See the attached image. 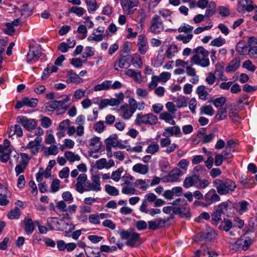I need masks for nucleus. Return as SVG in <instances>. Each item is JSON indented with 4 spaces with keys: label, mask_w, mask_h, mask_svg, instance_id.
<instances>
[{
    "label": "nucleus",
    "mask_w": 257,
    "mask_h": 257,
    "mask_svg": "<svg viewBox=\"0 0 257 257\" xmlns=\"http://www.w3.org/2000/svg\"><path fill=\"white\" fill-rule=\"evenodd\" d=\"M150 32L154 34H159L164 30L163 21L159 16L155 15L152 19L149 28Z\"/></svg>",
    "instance_id": "obj_6"
},
{
    "label": "nucleus",
    "mask_w": 257,
    "mask_h": 257,
    "mask_svg": "<svg viewBox=\"0 0 257 257\" xmlns=\"http://www.w3.org/2000/svg\"><path fill=\"white\" fill-rule=\"evenodd\" d=\"M252 242L253 240L251 238L246 237L244 240L242 239L236 240L235 245L240 246L243 250H246Z\"/></svg>",
    "instance_id": "obj_20"
},
{
    "label": "nucleus",
    "mask_w": 257,
    "mask_h": 257,
    "mask_svg": "<svg viewBox=\"0 0 257 257\" xmlns=\"http://www.w3.org/2000/svg\"><path fill=\"white\" fill-rule=\"evenodd\" d=\"M200 114H205L209 116L213 115L214 111L212 107L210 105H203L200 109Z\"/></svg>",
    "instance_id": "obj_39"
},
{
    "label": "nucleus",
    "mask_w": 257,
    "mask_h": 257,
    "mask_svg": "<svg viewBox=\"0 0 257 257\" xmlns=\"http://www.w3.org/2000/svg\"><path fill=\"white\" fill-rule=\"evenodd\" d=\"M65 96V98L63 100H57L56 109L58 114L64 113L68 108V105L66 104V102L70 100V98L68 96Z\"/></svg>",
    "instance_id": "obj_17"
},
{
    "label": "nucleus",
    "mask_w": 257,
    "mask_h": 257,
    "mask_svg": "<svg viewBox=\"0 0 257 257\" xmlns=\"http://www.w3.org/2000/svg\"><path fill=\"white\" fill-rule=\"evenodd\" d=\"M207 7L205 12V17H209L212 16L215 11L216 4L214 2H210L208 4Z\"/></svg>",
    "instance_id": "obj_35"
},
{
    "label": "nucleus",
    "mask_w": 257,
    "mask_h": 257,
    "mask_svg": "<svg viewBox=\"0 0 257 257\" xmlns=\"http://www.w3.org/2000/svg\"><path fill=\"white\" fill-rule=\"evenodd\" d=\"M123 171V168H119L111 173V178L115 182H118L121 178V174Z\"/></svg>",
    "instance_id": "obj_47"
},
{
    "label": "nucleus",
    "mask_w": 257,
    "mask_h": 257,
    "mask_svg": "<svg viewBox=\"0 0 257 257\" xmlns=\"http://www.w3.org/2000/svg\"><path fill=\"white\" fill-rule=\"evenodd\" d=\"M69 78L66 80L67 83H75L77 84L82 82L83 80L78 75L74 72L73 70H70L68 71Z\"/></svg>",
    "instance_id": "obj_23"
},
{
    "label": "nucleus",
    "mask_w": 257,
    "mask_h": 257,
    "mask_svg": "<svg viewBox=\"0 0 257 257\" xmlns=\"http://www.w3.org/2000/svg\"><path fill=\"white\" fill-rule=\"evenodd\" d=\"M159 82L160 81L158 77L153 75L152 77L151 82L149 84V88L151 89L156 88Z\"/></svg>",
    "instance_id": "obj_61"
},
{
    "label": "nucleus",
    "mask_w": 257,
    "mask_h": 257,
    "mask_svg": "<svg viewBox=\"0 0 257 257\" xmlns=\"http://www.w3.org/2000/svg\"><path fill=\"white\" fill-rule=\"evenodd\" d=\"M247 47L244 41H240L236 45V50L240 55H245L248 51Z\"/></svg>",
    "instance_id": "obj_29"
},
{
    "label": "nucleus",
    "mask_w": 257,
    "mask_h": 257,
    "mask_svg": "<svg viewBox=\"0 0 257 257\" xmlns=\"http://www.w3.org/2000/svg\"><path fill=\"white\" fill-rule=\"evenodd\" d=\"M204 199L208 204H210L214 202L218 201L220 197L214 189H211L205 195Z\"/></svg>",
    "instance_id": "obj_12"
},
{
    "label": "nucleus",
    "mask_w": 257,
    "mask_h": 257,
    "mask_svg": "<svg viewBox=\"0 0 257 257\" xmlns=\"http://www.w3.org/2000/svg\"><path fill=\"white\" fill-rule=\"evenodd\" d=\"M93 185L95 187L97 191L101 190L100 186V177L98 175H94L91 177Z\"/></svg>",
    "instance_id": "obj_45"
},
{
    "label": "nucleus",
    "mask_w": 257,
    "mask_h": 257,
    "mask_svg": "<svg viewBox=\"0 0 257 257\" xmlns=\"http://www.w3.org/2000/svg\"><path fill=\"white\" fill-rule=\"evenodd\" d=\"M21 214V211L18 207L12 209L8 213V217L10 219H18Z\"/></svg>",
    "instance_id": "obj_36"
},
{
    "label": "nucleus",
    "mask_w": 257,
    "mask_h": 257,
    "mask_svg": "<svg viewBox=\"0 0 257 257\" xmlns=\"http://www.w3.org/2000/svg\"><path fill=\"white\" fill-rule=\"evenodd\" d=\"M60 181L58 179H54L51 184V189L52 192H57L60 188Z\"/></svg>",
    "instance_id": "obj_58"
},
{
    "label": "nucleus",
    "mask_w": 257,
    "mask_h": 257,
    "mask_svg": "<svg viewBox=\"0 0 257 257\" xmlns=\"http://www.w3.org/2000/svg\"><path fill=\"white\" fill-rule=\"evenodd\" d=\"M121 179L123 181L122 186H130L132 185V181L134 180V178L131 175L123 176Z\"/></svg>",
    "instance_id": "obj_55"
},
{
    "label": "nucleus",
    "mask_w": 257,
    "mask_h": 257,
    "mask_svg": "<svg viewBox=\"0 0 257 257\" xmlns=\"http://www.w3.org/2000/svg\"><path fill=\"white\" fill-rule=\"evenodd\" d=\"M101 145L100 138L97 137H94L90 139L89 147H92L91 149L93 150V152L97 153L100 150Z\"/></svg>",
    "instance_id": "obj_19"
},
{
    "label": "nucleus",
    "mask_w": 257,
    "mask_h": 257,
    "mask_svg": "<svg viewBox=\"0 0 257 257\" xmlns=\"http://www.w3.org/2000/svg\"><path fill=\"white\" fill-rule=\"evenodd\" d=\"M171 141L169 137H166L165 138H162L160 140V145L162 148H166V150L165 152L167 153L170 154L173 152L178 146L175 143L171 144Z\"/></svg>",
    "instance_id": "obj_10"
},
{
    "label": "nucleus",
    "mask_w": 257,
    "mask_h": 257,
    "mask_svg": "<svg viewBox=\"0 0 257 257\" xmlns=\"http://www.w3.org/2000/svg\"><path fill=\"white\" fill-rule=\"evenodd\" d=\"M169 219L158 218L155 220H151L148 222V228L150 230H156L160 228L164 227Z\"/></svg>",
    "instance_id": "obj_11"
},
{
    "label": "nucleus",
    "mask_w": 257,
    "mask_h": 257,
    "mask_svg": "<svg viewBox=\"0 0 257 257\" xmlns=\"http://www.w3.org/2000/svg\"><path fill=\"white\" fill-rule=\"evenodd\" d=\"M159 81L166 82L171 77V74L168 72H163L161 73L159 76H158Z\"/></svg>",
    "instance_id": "obj_64"
},
{
    "label": "nucleus",
    "mask_w": 257,
    "mask_h": 257,
    "mask_svg": "<svg viewBox=\"0 0 257 257\" xmlns=\"http://www.w3.org/2000/svg\"><path fill=\"white\" fill-rule=\"evenodd\" d=\"M62 197L65 202L70 203L73 200L72 195L69 191L63 192L62 194Z\"/></svg>",
    "instance_id": "obj_63"
},
{
    "label": "nucleus",
    "mask_w": 257,
    "mask_h": 257,
    "mask_svg": "<svg viewBox=\"0 0 257 257\" xmlns=\"http://www.w3.org/2000/svg\"><path fill=\"white\" fill-rule=\"evenodd\" d=\"M14 135H17L18 137H21L23 135V132L22 127L18 124L11 127L10 132L9 133V137H12Z\"/></svg>",
    "instance_id": "obj_28"
},
{
    "label": "nucleus",
    "mask_w": 257,
    "mask_h": 257,
    "mask_svg": "<svg viewBox=\"0 0 257 257\" xmlns=\"http://www.w3.org/2000/svg\"><path fill=\"white\" fill-rule=\"evenodd\" d=\"M215 73L221 80H227V77L223 76V67L221 64H216Z\"/></svg>",
    "instance_id": "obj_34"
},
{
    "label": "nucleus",
    "mask_w": 257,
    "mask_h": 257,
    "mask_svg": "<svg viewBox=\"0 0 257 257\" xmlns=\"http://www.w3.org/2000/svg\"><path fill=\"white\" fill-rule=\"evenodd\" d=\"M7 189L2 184H0V205L5 206L9 203V200L7 199Z\"/></svg>",
    "instance_id": "obj_21"
},
{
    "label": "nucleus",
    "mask_w": 257,
    "mask_h": 257,
    "mask_svg": "<svg viewBox=\"0 0 257 257\" xmlns=\"http://www.w3.org/2000/svg\"><path fill=\"white\" fill-rule=\"evenodd\" d=\"M240 59L236 57L232 60L229 64L226 67V71L227 72H231L235 71L239 66Z\"/></svg>",
    "instance_id": "obj_24"
},
{
    "label": "nucleus",
    "mask_w": 257,
    "mask_h": 257,
    "mask_svg": "<svg viewBox=\"0 0 257 257\" xmlns=\"http://www.w3.org/2000/svg\"><path fill=\"white\" fill-rule=\"evenodd\" d=\"M35 229V226L32 219H28L25 222V229L27 234H31Z\"/></svg>",
    "instance_id": "obj_41"
},
{
    "label": "nucleus",
    "mask_w": 257,
    "mask_h": 257,
    "mask_svg": "<svg viewBox=\"0 0 257 257\" xmlns=\"http://www.w3.org/2000/svg\"><path fill=\"white\" fill-rule=\"evenodd\" d=\"M133 57L130 55L120 56L119 60L114 64V69L119 71L118 67L120 68H128L130 67L131 62L133 60Z\"/></svg>",
    "instance_id": "obj_8"
},
{
    "label": "nucleus",
    "mask_w": 257,
    "mask_h": 257,
    "mask_svg": "<svg viewBox=\"0 0 257 257\" xmlns=\"http://www.w3.org/2000/svg\"><path fill=\"white\" fill-rule=\"evenodd\" d=\"M23 102L25 105L34 108L37 105L38 100L35 98H29L28 97H25L23 98Z\"/></svg>",
    "instance_id": "obj_38"
},
{
    "label": "nucleus",
    "mask_w": 257,
    "mask_h": 257,
    "mask_svg": "<svg viewBox=\"0 0 257 257\" xmlns=\"http://www.w3.org/2000/svg\"><path fill=\"white\" fill-rule=\"evenodd\" d=\"M104 127V122L99 121L94 124L93 128L95 132L100 133L103 131Z\"/></svg>",
    "instance_id": "obj_57"
},
{
    "label": "nucleus",
    "mask_w": 257,
    "mask_h": 257,
    "mask_svg": "<svg viewBox=\"0 0 257 257\" xmlns=\"http://www.w3.org/2000/svg\"><path fill=\"white\" fill-rule=\"evenodd\" d=\"M175 101L177 104V106L178 108H181L187 106V101L184 96L177 99Z\"/></svg>",
    "instance_id": "obj_60"
},
{
    "label": "nucleus",
    "mask_w": 257,
    "mask_h": 257,
    "mask_svg": "<svg viewBox=\"0 0 257 257\" xmlns=\"http://www.w3.org/2000/svg\"><path fill=\"white\" fill-rule=\"evenodd\" d=\"M196 92L199 98L203 100H206V97L208 94L207 91L205 90V87L204 85L199 86L197 88Z\"/></svg>",
    "instance_id": "obj_32"
},
{
    "label": "nucleus",
    "mask_w": 257,
    "mask_h": 257,
    "mask_svg": "<svg viewBox=\"0 0 257 257\" xmlns=\"http://www.w3.org/2000/svg\"><path fill=\"white\" fill-rule=\"evenodd\" d=\"M136 189L132 186H123L121 192L124 194L126 195H134L136 194Z\"/></svg>",
    "instance_id": "obj_44"
},
{
    "label": "nucleus",
    "mask_w": 257,
    "mask_h": 257,
    "mask_svg": "<svg viewBox=\"0 0 257 257\" xmlns=\"http://www.w3.org/2000/svg\"><path fill=\"white\" fill-rule=\"evenodd\" d=\"M85 11L81 7H72L69 10V12L76 14L78 17H81L84 14Z\"/></svg>",
    "instance_id": "obj_51"
},
{
    "label": "nucleus",
    "mask_w": 257,
    "mask_h": 257,
    "mask_svg": "<svg viewBox=\"0 0 257 257\" xmlns=\"http://www.w3.org/2000/svg\"><path fill=\"white\" fill-rule=\"evenodd\" d=\"M120 3L123 10L128 15L133 14L132 9L139 4L138 0H120Z\"/></svg>",
    "instance_id": "obj_9"
},
{
    "label": "nucleus",
    "mask_w": 257,
    "mask_h": 257,
    "mask_svg": "<svg viewBox=\"0 0 257 257\" xmlns=\"http://www.w3.org/2000/svg\"><path fill=\"white\" fill-rule=\"evenodd\" d=\"M44 152L46 156L56 155L58 153V150L56 146L53 145L46 149Z\"/></svg>",
    "instance_id": "obj_50"
},
{
    "label": "nucleus",
    "mask_w": 257,
    "mask_h": 257,
    "mask_svg": "<svg viewBox=\"0 0 257 257\" xmlns=\"http://www.w3.org/2000/svg\"><path fill=\"white\" fill-rule=\"evenodd\" d=\"M181 134V130L178 126L167 127L163 132V135L165 137H169L173 135L176 136Z\"/></svg>",
    "instance_id": "obj_18"
},
{
    "label": "nucleus",
    "mask_w": 257,
    "mask_h": 257,
    "mask_svg": "<svg viewBox=\"0 0 257 257\" xmlns=\"http://www.w3.org/2000/svg\"><path fill=\"white\" fill-rule=\"evenodd\" d=\"M233 207L232 203L228 200L222 202L217 206V208L211 214L212 221H218L221 219V214L225 213L228 210Z\"/></svg>",
    "instance_id": "obj_3"
},
{
    "label": "nucleus",
    "mask_w": 257,
    "mask_h": 257,
    "mask_svg": "<svg viewBox=\"0 0 257 257\" xmlns=\"http://www.w3.org/2000/svg\"><path fill=\"white\" fill-rule=\"evenodd\" d=\"M232 227V222L229 220H227L224 221V223H221L219 226L218 228L221 230H224L225 231H228L230 230L231 228Z\"/></svg>",
    "instance_id": "obj_49"
},
{
    "label": "nucleus",
    "mask_w": 257,
    "mask_h": 257,
    "mask_svg": "<svg viewBox=\"0 0 257 257\" xmlns=\"http://www.w3.org/2000/svg\"><path fill=\"white\" fill-rule=\"evenodd\" d=\"M227 117V109L226 107L220 108L215 116V119L217 121L224 119Z\"/></svg>",
    "instance_id": "obj_31"
},
{
    "label": "nucleus",
    "mask_w": 257,
    "mask_h": 257,
    "mask_svg": "<svg viewBox=\"0 0 257 257\" xmlns=\"http://www.w3.org/2000/svg\"><path fill=\"white\" fill-rule=\"evenodd\" d=\"M125 73L127 76L133 78L135 81L140 82L141 80V74L140 71L129 69L125 71Z\"/></svg>",
    "instance_id": "obj_25"
},
{
    "label": "nucleus",
    "mask_w": 257,
    "mask_h": 257,
    "mask_svg": "<svg viewBox=\"0 0 257 257\" xmlns=\"http://www.w3.org/2000/svg\"><path fill=\"white\" fill-rule=\"evenodd\" d=\"M17 122L20 123L28 131L35 129L37 125V122L35 119L28 118L24 116H19L17 117Z\"/></svg>",
    "instance_id": "obj_7"
},
{
    "label": "nucleus",
    "mask_w": 257,
    "mask_h": 257,
    "mask_svg": "<svg viewBox=\"0 0 257 257\" xmlns=\"http://www.w3.org/2000/svg\"><path fill=\"white\" fill-rule=\"evenodd\" d=\"M65 156L69 162H73L75 161H79L80 157L78 155H75L73 152L67 151L65 153Z\"/></svg>",
    "instance_id": "obj_43"
},
{
    "label": "nucleus",
    "mask_w": 257,
    "mask_h": 257,
    "mask_svg": "<svg viewBox=\"0 0 257 257\" xmlns=\"http://www.w3.org/2000/svg\"><path fill=\"white\" fill-rule=\"evenodd\" d=\"M242 66L251 72H254L256 69L255 66L252 64L250 60H246L244 61Z\"/></svg>",
    "instance_id": "obj_59"
},
{
    "label": "nucleus",
    "mask_w": 257,
    "mask_h": 257,
    "mask_svg": "<svg viewBox=\"0 0 257 257\" xmlns=\"http://www.w3.org/2000/svg\"><path fill=\"white\" fill-rule=\"evenodd\" d=\"M120 109L123 112V114L121 116L123 119L126 120L130 119L135 112V111H132V110L129 108L128 104L121 106Z\"/></svg>",
    "instance_id": "obj_27"
},
{
    "label": "nucleus",
    "mask_w": 257,
    "mask_h": 257,
    "mask_svg": "<svg viewBox=\"0 0 257 257\" xmlns=\"http://www.w3.org/2000/svg\"><path fill=\"white\" fill-rule=\"evenodd\" d=\"M213 183L220 195H226L233 191L236 187L235 182L229 179H215Z\"/></svg>",
    "instance_id": "obj_1"
},
{
    "label": "nucleus",
    "mask_w": 257,
    "mask_h": 257,
    "mask_svg": "<svg viewBox=\"0 0 257 257\" xmlns=\"http://www.w3.org/2000/svg\"><path fill=\"white\" fill-rule=\"evenodd\" d=\"M200 181L199 176L194 175L190 177H186L183 182V186L186 188H188L193 186H196L198 181Z\"/></svg>",
    "instance_id": "obj_15"
},
{
    "label": "nucleus",
    "mask_w": 257,
    "mask_h": 257,
    "mask_svg": "<svg viewBox=\"0 0 257 257\" xmlns=\"http://www.w3.org/2000/svg\"><path fill=\"white\" fill-rule=\"evenodd\" d=\"M159 149V146L157 143L153 142L146 149V152L148 154L153 155L158 152Z\"/></svg>",
    "instance_id": "obj_37"
},
{
    "label": "nucleus",
    "mask_w": 257,
    "mask_h": 257,
    "mask_svg": "<svg viewBox=\"0 0 257 257\" xmlns=\"http://www.w3.org/2000/svg\"><path fill=\"white\" fill-rule=\"evenodd\" d=\"M225 43V39L219 37L213 40L210 43V45L212 46L220 47Z\"/></svg>",
    "instance_id": "obj_54"
},
{
    "label": "nucleus",
    "mask_w": 257,
    "mask_h": 257,
    "mask_svg": "<svg viewBox=\"0 0 257 257\" xmlns=\"http://www.w3.org/2000/svg\"><path fill=\"white\" fill-rule=\"evenodd\" d=\"M105 143L106 144L112 146L113 148H118L120 149L124 148L123 145L119 144V143L117 140V136L114 135L113 136H110L107 139H105Z\"/></svg>",
    "instance_id": "obj_22"
},
{
    "label": "nucleus",
    "mask_w": 257,
    "mask_h": 257,
    "mask_svg": "<svg viewBox=\"0 0 257 257\" xmlns=\"http://www.w3.org/2000/svg\"><path fill=\"white\" fill-rule=\"evenodd\" d=\"M105 190L109 195L111 196H117L119 193L118 190L115 187L110 185H106Z\"/></svg>",
    "instance_id": "obj_48"
},
{
    "label": "nucleus",
    "mask_w": 257,
    "mask_h": 257,
    "mask_svg": "<svg viewBox=\"0 0 257 257\" xmlns=\"http://www.w3.org/2000/svg\"><path fill=\"white\" fill-rule=\"evenodd\" d=\"M147 39L144 35H140L138 37V46L139 50L142 55L146 54L147 51Z\"/></svg>",
    "instance_id": "obj_16"
},
{
    "label": "nucleus",
    "mask_w": 257,
    "mask_h": 257,
    "mask_svg": "<svg viewBox=\"0 0 257 257\" xmlns=\"http://www.w3.org/2000/svg\"><path fill=\"white\" fill-rule=\"evenodd\" d=\"M158 120L157 116L152 113L145 114L138 113L137 115L135 123L138 125L146 124L152 125L156 124L158 122Z\"/></svg>",
    "instance_id": "obj_4"
},
{
    "label": "nucleus",
    "mask_w": 257,
    "mask_h": 257,
    "mask_svg": "<svg viewBox=\"0 0 257 257\" xmlns=\"http://www.w3.org/2000/svg\"><path fill=\"white\" fill-rule=\"evenodd\" d=\"M192 34H188L185 36L182 35H179L176 37V39L178 40L182 41L183 43L186 44L188 43L192 39Z\"/></svg>",
    "instance_id": "obj_62"
},
{
    "label": "nucleus",
    "mask_w": 257,
    "mask_h": 257,
    "mask_svg": "<svg viewBox=\"0 0 257 257\" xmlns=\"http://www.w3.org/2000/svg\"><path fill=\"white\" fill-rule=\"evenodd\" d=\"M87 6L88 11L89 13H93L98 8L96 0H85Z\"/></svg>",
    "instance_id": "obj_33"
},
{
    "label": "nucleus",
    "mask_w": 257,
    "mask_h": 257,
    "mask_svg": "<svg viewBox=\"0 0 257 257\" xmlns=\"http://www.w3.org/2000/svg\"><path fill=\"white\" fill-rule=\"evenodd\" d=\"M226 102V98L224 96H220L215 98L213 101V104L216 107H222Z\"/></svg>",
    "instance_id": "obj_52"
},
{
    "label": "nucleus",
    "mask_w": 257,
    "mask_h": 257,
    "mask_svg": "<svg viewBox=\"0 0 257 257\" xmlns=\"http://www.w3.org/2000/svg\"><path fill=\"white\" fill-rule=\"evenodd\" d=\"M120 235L122 239H127L125 244L131 247L136 246V244L140 243L141 240L140 234L134 232L132 228H129L126 230L121 229Z\"/></svg>",
    "instance_id": "obj_2"
},
{
    "label": "nucleus",
    "mask_w": 257,
    "mask_h": 257,
    "mask_svg": "<svg viewBox=\"0 0 257 257\" xmlns=\"http://www.w3.org/2000/svg\"><path fill=\"white\" fill-rule=\"evenodd\" d=\"M41 46L39 44H30L29 51L27 55V62L31 63L34 61H37L42 56Z\"/></svg>",
    "instance_id": "obj_5"
},
{
    "label": "nucleus",
    "mask_w": 257,
    "mask_h": 257,
    "mask_svg": "<svg viewBox=\"0 0 257 257\" xmlns=\"http://www.w3.org/2000/svg\"><path fill=\"white\" fill-rule=\"evenodd\" d=\"M133 170L135 172L145 175L148 172L149 166L138 163L133 167Z\"/></svg>",
    "instance_id": "obj_26"
},
{
    "label": "nucleus",
    "mask_w": 257,
    "mask_h": 257,
    "mask_svg": "<svg viewBox=\"0 0 257 257\" xmlns=\"http://www.w3.org/2000/svg\"><path fill=\"white\" fill-rule=\"evenodd\" d=\"M178 51L177 47L176 45H170L166 52V55L169 59L172 58L175 54Z\"/></svg>",
    "instance_id": "obj_40"
},
{
    "label": "nucleus",
    "mask_w": 257,
    "mask_h": 257,
    "mask_svg": "<svg viewBox=\"0 0 257 257\" xmlns=\"http://www.w3.org/2000/svg\"><path fill=\"white\" fill-rule=\"evenodd\" d=\"M87 180V175L85 174H80L77 178V183L75 185L76 190L80 193L84 192L83 184Z\"/></svg>",
    "instance_id": "obj_14"
},
{
    "label": "nucleus",
    "mask_w": 257,
    "mask_h": 257,
    "mask_svg": "<svg viewBox=\"0 0 257 257\" xmlns=\"http://www.w3.org/2000/svg\"><path fill=\"white\" fill-rule=\"evenodd\" d=\"M174 114H172L170 112L164 111L161 113L159 116L160 119L162 120H164L166 122H168L170 120L172 119V118H174V116H173Z\"/></svg>",
    "instance_id": "obj_53"
},
{
    "label": "nucleus",
    "mask_w": 257,
    "mask_h": 257,
    "mask_svg": "<svg viewBox=\"0 0 257 257\" xmlns=\"http://www.w3.org/2000/svg\"><path fill=\"white\" fill-rule=\"evenodd\" d=\"M193 52L195 53V55L199 56V54H201L203 57H207L209 54V52L202 46H199L194 49Z\"/></svg>",
    "instance_id": "obj_46"
},
{
    "label": "nucleus",
    "mask_w": 257,
    "mask_h": 257,
    "mask_svg": "<svg viewBox=\"0 0 257 257\" xmlns=\"http://www.w3.org/2000/svg\"><path fill=\"white\" fill-rule=\"evenodd\" d=\"M191 63L196 65H199L202 67H205L209 65V60L207 57H203L200 58L199 56L194 55L191 58Z\"/></svg>",
    "instance_id": "obj_13"
},
{
    "label": "nucleus",
    "mask_w": 257,
    "mask_h": 257,
    "mask_svg": "<svg viewBox=\"0 0 257 257\" xmlns=\"http://www.w3.org/2000/svg\"><path fill=\"white\" fill-rule=\"evenodd\" d=\"M111 82L110 80H105L101 84L95 85L94 90L95 91L108 90L110 88Z\"/></svg>",
    "instance_id": "obj_30"
},
{
    "label": "nucleus",
    "mask_w": 257,
    "mask_h": 257,
    "mask_svg": "<svg viewBox=\"0 0 257 257\" xmlns=\"http://www.w3.org/2000/svg\"><path fill=\"white\" fill-rule=\"evenodd\" d=\"M181 174V171L178 168L174 169L169 174V177L171 181H176Z\"/></svg>",
    "instance_id": "obj_42"
},
{
    "label": "nucleus",
    "mask_w": 257,
    "mask_h": 257,
    "mask_svg": "<svg viewBox=\"0 0 257 257\" xmlns=\"http://www.w3.org/2000/svg\"><path fill=\"white\" fill-rule=\"evenodd\" d=\"M57 100H53L51 102L46 103L45 105L46 109L49 111H53L55 109H57Z\"/></svg>",
    "instance_id": "obj_56"
}]
</instances>
